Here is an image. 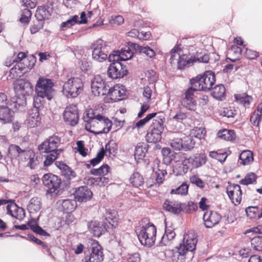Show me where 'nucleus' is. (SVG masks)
I'll return each mask as SVG.
<instances>
[{"instance_id": "bf43d9fd", "label": "nucleus", "mask_w": 262, "mask_h": 262, "mask_svg": "<svg viewBox=\"0 0 262 262\" xmlns=\"http://www.w3.org/2000/svg\"><path fill=\"white\" fill-rule=\"evenodd\" d=\"M209 155L210 157L216 159L222 163L225 162L227 157V156L226 155V152L218 153L215 151H210Z\"/></svg>"}, {"instance_id": "2eb2a0df", "label": "nucleus", "mask_w": 262, "mask_h": 262, "mask_svg": "<svg viewBox=\"0 0 262 262\" xmlns=\"http://www.w3.org/2000/svg\"><path fill=\"white\" fill-rule=\"evenodd\" d=\"M196 91L192 88H188L184 93V96L181 98V103L182 105L190 111H195L196 106L195 93Z\"/></svg>"}, {"instance_id": "a19ab883", "label": "nucleus", "mask_w": 262, "mask_h": 262, "mask_svg": "<svg viewBox=\"0 0 262 262\" xmlns=\"http://www.w3.org/2000/svg\"><path fill=\"white\" fill-rule=\"evenodd\" d=\"M236 101L239 104H243L244 106H248L252 100V98L245 94H236L234 95Z\"/></svg>"}, {"instance_id": "0eeeda50", "label": "nucleus", "mask_w": 262, "mask_h": 262, "mask_svg": "<svg viewBox=\"0 0 262 262\" xmlns=\"http://www.w3.org/2000/svg\"><path fill=\"white\" fill-rule=\"evenodd\" d=\"M137 44L131 42H127V45L119 50L114 51L108 56V61H126L130 59L134 55V52H137Z\"/></svg>"}, {"instance_id": "c9c22d12", "label": "nucleus", "mask_w": 262, "mask_h": 262, "mask_svg": "<svg viewBox=\"0 0 262 262\" xmlns=\"http://www.w3.org/2000/svg\"><path fill=\"white\" fill-rule=\"evenodd\" d=\"M41 207L40 199L37 197L32 198L27 206L28 210L30 213L39 211Z\"/></svg>"}, {"instance_id": "6ab92c4d", "label": "nucleus", "mask_w": 262, "mask_h": 262, "mask_svg": "<svg viewBox=\"0 0 262 262\" xmlns=\"http://www.w3.org/2000/svg\"><path fill=\"white\" fill-rule=\"evenodd\" d=\"M14 89L23 95L29 96L33 92V87L31 83L29 81L23 79L18 80L15 82Z\"/></svg>"}, {"instance_id": "a211bd4d", "label": "nucleus", "mask_w": 262, "mask_h": 262, "mask_svg": "<svg viewBox=\"0 0 262 262\" xmlns=\"http://www.w3.org/2000/svg\"><path fill=\"white\" fill-rule=\"evenodd\" d=\"M89 231L94 236L99 237L101 235L108 232L110 229L103 222L100 223L98 221H91L88 224Z\"/></svg>"}, {"instance_id": "37998d69", "label": "nucleus", "mask_w": 262, "mask_h": 262, "mask_svg": "<svg viewBox=\"0 0 262 262\" xmlns=\"http://www.w3.org/2000/svg\"><path fill=\"white\" fill-rule=\"evenodd\" d=\"M137 52L145 54L147 57L151 58L156 56V53L148 46H142L137 44Z\"/></svg>"}, {"instance_id": "72a5a7b5", "label": "nucleus", "mask_w": 262, "mask_h": 262, "mask_svg": "<svg viewBox=\"0 0 262 262\" xmlns=\"http://www.w3.org/2000/svg\"><path fill=\"white\" fill-rule=\"evenodd\" d=\"M152 174L153 177L155 178V182L158 183V186H160L164 181L165 176L167 175V173L165 169L163 168V165H159L158 166V170L154 171Z\"/></svg>"}, {"instance_id": "cd10ccee", "label": "nucleus", "mask_w": 262, "mask_h": 262, "mask_svg": "<svg viewBox=\"0 0 262 262\" xmlns=\"http://www.w3.org/2000/svg\"><path fill=\"white\" fill-rule=\"evenodd\" d=\"M157 114L149 128L163 132L164 128V123L165 121V115L162 112Z\"/></svg>"}, {"instance_id": "69168bd1", "label": "nucleus", "mask_w": 262, "mask_h": 262, "mask_svg": "<svg viewBox=\"0 0 262 262\" xmlns=\"http://www.w3.org/2000/svg\"><path fill=\"white\" fill-rule=\"evenodd\" d=\"M261 119V115H258L256 113V112H254L250 117V122L253 125L258 126Z\"/></svg>"}, {"instance_id": "5701e85b", "label": "nucleus", "mask_w": 262, "mask_h": 262, "mask_svg": "<svg viewBox=\"0 0 262 262\" xmlns=\"http://www.w3.org/2000/svg\"><path fill=\"white\" fill-rule=\"evenodd\" d=\"M55 165L61 170L62 174L67 180L70 181L77 177L76 172L63 162L56 161Z\"/></svg>"}, {"instance_id": "5fc2aeb1", "label": "nucleus", "mask_w": 262, "mask_h": 262, "mask_svg": "<svg viewBox=\"0 0 262 262\" xmlns=\"http://www.w3.org/2000/svg\"><path fill=\"white\" fill-rule=\"evenodd\" d=\"M105 154V151L103 147H102L100 151L97 154L96 157L90 160V162L91 164L93 166H95L99 164L103 159Z\"/></svg>"}, {"instance_id": "b1692460", "label": "nucleus", "mask_w": 262, "mask_h": 262, "mask_svg": "<svg viewBox=\"0 0 262 262\" xmlns=\"http://www.w3.org/2000/svg\"><path fill=\"white\" fill-rule=\"evenodd\" d=\"M26 151L25 149H21L19 146L15 144H11L9 145L6 155L5 156V159L12 162L13 159H16L19 157L20 154Z\"/></svg>"}, {"instance_id": "bb28decb", "label": "nucleus", "mask_w": 262, "mask_h": 262, "mask_svg": "<svg viewBox=\"0 0 262 262\" xmlns=\"http://www.w3.org/2000/svg\"><path fill=\"white\" fill-rule=\"evenodd\" d=\"M117 212L115 210H106L103 223L111 229L117 226Z\"/></svg>"}, {"instance_id": "58836bf2", "label": "nucleus", "mask_w": 262, "mask_h": 262, "mask_svg": "<svg viewBox=\"0 0 262 262\" xmlns=\"http://www.w3.org/2000/svg\"><path fill=\"white\" fill-rule=\"evenodd\" d=\"M61 207L63 212L67 213L71 212L76 207V202L74 200H63L61 203Z\"/></svg>"}, {"instance_id": "9b49d317", "label": "nucleus", "mask_w": 262, "mask_h": 262, "mask_svg": "<svg viewBox=\"0 0 262 262\" xmlns=\"http://www.w3.org/2000/svg\"><path fill=\"white\" fill-rule=\"evenodd\" d=\"M120 60L112 61L107 70V75L112 79L123 78L128 73L126 66L121 63Z\"/></svg>"}, {"instance_id": "7c9ffc66", "label": "nucleus", "mask_w": 262, "mask_h": 262, "mask_svg": "<svg viewBox=\"0 0 262 262\" xmlns=\"http://www.w3.org/2000/svg\"><path fill=\"white\" fill-rule=\"evenodd\" d=\"M148 147V145L146 143L143 142L138 143L136 146L134 154L135 159H138V160L142 159L147 152Z\"/></svg>"}, {"instance_id": "3c124183", "label": "nucleus", "mask_w": 262, "mask_h": 262, "mask_svg": "<svg viewBox=\"0 0 262 262\" xmlns=\"http://www.w3.org/2000/svg\"><path fill=\"white\" fill-rule=\"evenodd\" d=\"M188 187L189 186L186 183H183L177 188L171 189L170 191V193L186 195L188 192Z\"/></svg>"}, {"instance_id": "a18cd8bd", "label": "nucleus", "mask_w": 262, "mask_h": 262, "mask_svg": "<svg viewBox=\"0 0 262 262\" xmlns=\"http://www.w3.org/2000/svg\"><path fill=\"white\" fill-rule=\"evenodd\" d=\"M110 167L107 164H103L99 168L92 169L90 171L91 174L105 176L109 172Z\"/></svg>"}, {"instance_id": "79ce46f5", "label": "nucleus", "mask_w": 262, "mask_h": 262, "mask_svg": "<svg viewBox=\"0 0 262 262\" xmlns=\"http://www.w3.org/2000/svg\"><path fill=\"white\" fill-rule=\"evenodd\" d=\"M183 149L186 151L190 150L194 148L195 141L191 136L182 138Z\"/></svg>"}, {"instance_id": "f8f14e48", "label": "nucleus", "mask_w": 262, "mask_h": 262, "mask_svg": "<svg viewBox=\"0 0 262 262\" xmlns=\"http://www.w3.org/2000/svg\"><path fill=\"white\" fill-rule=\"evenodd\" d=\"M41 180L45 186L48 187L47 192L49 193H54L58 190L61 183V179L51 173L45 174Z\"/></svg>"}, {"instance_id": "603ef678", "label": "nucleus", "mask_w": 262, "mask_h": 262, "mask_svg": "<svg viewBox=\"0 0 262 262\" xmlns=\"http://www.w3.org/2000/svg\"><path fill=\"white\" fill-rule=\"evenodd\" d=\"M157 113H152L148 114L144 118L139 120L136 124V127L138 128H142L151 119L154 118L157 115Z\"/></svg>"}, {"instance_id": "de8ad7c7", "label": "nucleus", "mask_w": 262, "mask_h": 262, "mask_svg": "<svg viewBox=\"0 0 262 262\" xmlns=\"http://www.w3.org/2000/svg\"><path fill=\"white\" fill-rule=\"evenodd\" d=\"M256 178L257 176L254 173L250 172L247 174L244 179L239 181V183L242 185H248L256 182Z\"/></svg>"}, {"instance_id": "4c0bfd02", "label": "nucleus", "mask_w": 262, "mask_h": 262, "mask_svg": "<svg viewBox=\"0 0 262 262\" xmlns=\"http://www.w3.org/2000/svg\"><path fill=\"white\" fill-rule=\"evenodd\" d=\"M241 164L246 165L250 164L253 161V152L250 150H244L239 155Z\"/></svg>"}, {"instance_id": "052dcab7", "label": "nucleus", "mask_w": 262, "mask_h": 262, "mask_svg": "<svg viewBox=\"0 0 262 262\" xmlns=\"http://www.w3.org/2000/svg\"><path fill=\"white\" fill-rule=\"evenodd\" d=\"M46 99V97H41L39 95H36L34 97L33 105L34 108L39 110L41 107H43L44 103V99Z\"/></svg>"}, {"instance_id": "e433bc0d", "label": "nucleus", "mask_w": 262, "mask_h": 262, "mask_svg": "<svg viewBox=\"0 0 262 262\" xmlns=\"http://www.w3.org/2000/svg\"><path fill=\"white\" fill-rule=\"evenodd\" d=\"M163 156V164L167 166L172 162L174 158V152L168 147H164L161 150Z\"/></svg>"}, {"instance_id": "774afa93", "label": "nucleus", "mask_w": 262, "mask_h": 262, "mask_svg": "<svg viewBox=\"0 0 262 262\" xmlns=\"http://www.w3.org/2000/svg\"><path fill=\"white\" fill-rule=\"evenodd\" d=\"M15 211V213H14V217H15V219H16L17 220H21L26 216L25 210L21 207H18L17 205V208H16L15 211Z\"/></svg>"}, {"instance_id": "a878e982", "label": "nucleus", "mask_w": 262, "mask_h": 262, "mask_svg": "<svg viewBox=\"0 0 262 262\" xmlns=\"http://www.w3.org/2000/svg\"><path fill=\"white\" fill-rule=\"evenodd\" d=\"M204 91H209L215 82V75L211 71H207L203 74Z\"/></svg>"}, {"instance_id": "39448f33", "label": "nucleus", "mask_w": 262, "mask_h": 262, "mask_svg": "<svg viewBox=\"0 0 262 262\" xmlns=\"http://www.w3.org/2000/svg\"><path fill=\"white\" fill-rule=\"evenodd\" d=\"M83 84L78 78H72L62 86V92L68 98H76L83 90Z\"/></svg>"}, {"instance_id": "e2e57ef3", "label": "nucleus", "mask_w": 262, "mask_h": 262, "mask_svg": "<svg viewBox=\"0 0 262 262\" xmlns=\"http://www.w3.org/2000/svg\"><path fill=\"white\" fill-rule=\"evenodd\" d=\"M232 188L234 190L235 193H236V197L235 198L236 203L239 204L242 200V192L241 187L238 184H232Z\"/></svg>"}, {"instance_id": "680f3d73", "label": "nucleus", "mask_w": 262, "mask_h": 262, "mask_svg": "<svg viewBox=\"0 0 262 262\" xmlns=\"http://www.w3.org/2000/svg\"><path fill=\"white\" fill-rule=\"evenodd\" d=\"M30 228L31 230L35 232L36 233L42 235V236H49L50 234L46 232L45 230H43L41 227L39 226L37 224H36L35 225H32L30 226Z\"/></svg>"}, {"instance_id": "1a4fd4ad", "label": "nucleus", "mask_w": 262, "mask_h": 262, "mask_svg": "<svg viewBox=\"0 0 262 262\" xmlns=\"http://www.w3.org/2000/svg\"><path fill=\"white\" fill-rule=\"evenodd\" d=\"M61 144V138L56 135L49 137L38 147V149L41 154L48 153L53 151L60 154L63 151L62 148H58Z\"/></svg>"}, {"instance_id": "c03bdc74", "label": "nucleus", "mask_w": 262, "mask_h": 262, "mask_svg": "<svg viewBox=\"0 0 262 262\" xmlns=\"http://www.w3.org/2000/svg\"><path fill=\"white\" fill-rule=\"evenodd\" d=\"M177 63V68L181 70L183 69L186 65L194 63V60H193V58H188L186 55H183L180 56Z\"/></svg>"}, {"instance_id": "393cba45", "label": "nucleus", "mask_w": 262, "mask_h": 262, "mask_svg": "<svg viewBox=\"0 0 262 262\" xmlns=\"http://www.w3.org/2000/svg\"><path fill=\"white\" fill-rule=\"evenodd\" d=\"M14 117V112L8 106L0 108V122L3 124L11 123Z\"/></svg>"}, {"instance_id": "f704fd0d", "label": "nucleus", "mask_w": 262, "mask_h": 262, "mask_svg": "<svg viewBox=\"0 0 262 262\" xmlns=\"http://www.w3.org/2000/svg\"><path fill=\"white\" fill-rule=\"evenodd\" d=\"M219 138L228 141H233L235 140L236 135L233 130L224 129L217 133Z\"/></svg>"}, {"instance_id": "0e129e2a", "label": "nucleus", "mask_w": 262, "mask_h": 262, "mask_svg": "<svg viewBox=\"0 0 262 262\" xmlns=\"http://www.w3.org/2000/svg\"><path fill=\"white\" fill-rule=\"evenodd\" d=\"M44 23L41 21L37 20L36 22H34L33 25L30 27V32L32 34H34L38 32L43 27Z\"/></svg>"}, {"instance_id": "20e7f679", "label": "nucleus", "mask_w": 262, "mask_h": 262, "mask_svg": "<svg viewBox=\"0 0 262 262\" xmlns=\"http://www.w3.org/2000/svg\"><path fill=\"white\" fill-rule=\"evenodd\" d=\"M54 85V83L51 79L40 77L35 87V94L41 97H46L47 100H51L55 93Z\"/></svg>"}, {"instance_id": "4468645a", "label": "nucleus", "mask_w": 262, "mask_h": 262, "mask_svg": "<svg viewBox=\"0 0 262 262\" xmlns=\"http://www.w3.org/2000/svg\"><path fill=\"white\" fill-rule=\"evenodd\" d=\"M64 122L71 125L75 126L79 120L78 107L76 105L70 104L67 106L63 113Z\"/></svg>"}, {"instance_id": "aec40b11", "label": "nucleus", "mask_w": 262, "mask_h": 262, "mask_svg": "<svg viewBox=\"0 0 262 262\" xmlns=\"http://www.w3.org/2000/svg\"><path fill=\"white\" fill-rule=\"evenodd\" d=\"M125 95V91L123 86L118 84L114 85L113 88H108L106 95L110 97L112 101L117 102L123 99Z\"/></svg>"}, {"instance_id": "09e8293b", "label": "nucleus", "mask_w": 262, "mask_h": 262, "mask_svg": "<svg viewBox=\"0 0 262 262\" xmlns=\"http://www.w3.org/2000/svg\"><path fill=\"white\" fill-rule=\"evenodd\" d=\"M251 244L253 249L262 251V236L253 237L251 240Z\"/></svg>"}, {"instance_id": "338daca9", "label": "nucleus", "mask_w": 262, "mask_h": 262, "mask_svg": "<svg viewBox=\"0 0 262 262\" xmlns=\"http://www.w3.org/2000/svg\"><path fill=\"white\" fill-rule=\"evenodd\" d=\"M171 147L175 150L183 149L182 139H176L173 140L170 143Z\"/></svg>"}, {"instance_id": "4be33fe9", "label": "nucleus", "mask_w": 262, "mask_h": 262, "mask_svg": "<svg viewBox=\"0 0 262 262\" xmlns=\"http://www.w3.org/2000/svg\"><path fill=\"white\" fill-rule=\"evenodd\" d=\"M92 195V192L85 186L79 187L75 192V199L80 202H86L89 201Z\"/></svg>"}, {"instance_id": "2f4dec72", "label": "nucleus", "mask_w": 262, "mask_h": 262, "mask_svg": "<svg viewBox=\"0 0 262 262\" xmlns=\"http://www.w3.org/2000/svg\"><path fill=\"white\" fill-rule=\"evenodd\" d=\"M203 74H199L195 77L190 79L189 83L192 88L197 92L199 91H204V81Z\"/></svg>"}, {"instance_id": "49530a36", "label": "nucleus", "mask_w": 262, "mask_h": 262, "mask_svg": "<svg viewBox=\"0 0 262 262\" xmlns=\"http://www.w3.org/2000/svg\"><path fill=\"white\" fill-rule=\"evenodd\" d=\"M41 118L39 115V110L33 109L31 113L29 114L28 120L31 122V126H34L37 125V123L40 122Z\"/></svg>"}, {"instance_id": "c756f323", "label": "nucleus", "mask_w": 262, "mask_h": 262, "mask_svg": "<svg viewBox=\"0 0 262 262\" xmlns=\"http://www.w3.org/2000/svg\"><path fill=\"white\" fill-rule=\"evenodd\" d=\"M211 94L215 99L222 101L226 98V89L223 84H217L213 88Z\"/></svg>"}, {"instance_id": "473e14b6", "label": "nucleus", "mask_w": 262, "mask_h": 262, "mask_svg": "<svg viewBox=\"0 0 262 262\" xmlns=\"http://www.w3.org/2000/svg\"><path fill=\"white\" fill-rule=\"evenodd\" d=\"M51 16V13L49 10V7L46 6H41L37 8L35 17L37 20L43 22L45 19H48Z\"/></svg>"}, {"instance_id": "8fccbe9b", "label": "nucleus", "mask_w": 262, "mask_h": 262, "mask_svg": "<svg viewBox=\"0 0 262 262\" xmlns=\"http://www.w3.org/2000/svg\"><path fill=\"white\" fill-rule=\"evenodd\" d=\"M47 155L46 156V159L44 161L43 164L46 167L51 165L52 163L57 158L59 153L50 151L47 153Z\"/></svg>"}, {"instance_id": "c85d7f7f", "label": "nucleus", "mask_w": 262, "mask_h": 262, "mask_svg": "<svg viewBox=\"0 0 262 262\" xmlns=\"http://www.w3.org/2000/svg\"><path fill=\"white\" fill-rule=\"evenodd\" d=\"M162 132L149 128L146 135V140L148 143H156L161 141Z\"/></svg>"}, {"instance_id": "7ed1b4c3", "label": "nucleus", "mask_w": 262, "mask_h": 262, "mask_svg": "<svg viewBox=\"0 0 262 262\" xmlns=\"http://www.w3.org/2000/svg\"><path fill=\"white\" fill-rule=\"evenodd\" d=\"M157 229L151 223H148L138 229L137 234L139 241L142 245L151 247L154 245L156 238Z\"/></svg>"}, {"instance_id": "f03ea898", "label": "nucleus", "mask_w": 262, "mask_h": 262, "mask_svg": "<svg viewBox=\"0 0 262 262\" xmlns=\"http://www.w3.org/2000/svg\"><path fill=\"white\" fill-rule=\"evenodd\" d=\"M18 63H16L9 71V78L14 79L23 76L27 69L31 68L35 62V57L31 55L28 57L24 52L17 54Z\"/></svg>"}, {"instance_id": "412c9836", "label": "nucleus", "mask_w": 262, "mask_h": 262, "mask_svg": "<svg viewBox=\"0 0 262 262\" xmlns=\"http://www.w3.org/2000/svg\"><path fill=\"white\" fill-rule=\"evenodd\" d=\"M221 220V216L215 211L206 212L203 215L204 225L207 228H211L217 224Z\"/></svg>"}, {"instance_id": "ea45409f", "label": "nucleus", "mask_w": 262, "mask_h": 262, "mask_svg": "<svg viewBox=\"0 0 262 262\" xmlns=\"http://www.w3.org/2000/svg\"><path fill=\"white\" fill-rule=\"evenodd\" d=\"M130 184L135 187H139L144 183L142 176L138 172H134L129 178Z\"/></svg>"}, {"instance_id": "4d7b16f0", "label": "nucleus", "mask_w": 262, "mask_h": 262, "mask_svg": "<svg viewBox=\"0 0 262 262\" xmlns=\"http://www.w3.org/2000/svg\"><path fill=\"white\" fill-rule=\"evenodd\" d=\"M206 134V130L203 128H196L193 129L190 136H192V138L195 137L199 139H201L204 138Z\"/></svg>"}, {"instance_id": "f257e3e1", "label": "nucleus", "mask_w": 262, "mask_h": 262, "mask_svg": "<svg viewBox=\"0 0 262 262\" xmlns=\"http://www.w3.org/2000/svg\"><path fill=\"white\" fill-rule=\"evenodd\" d=\"M83 120L87 122L85 129L95 134L107 133L111 129L112 123L108 118H105L100 114H95L92 109L89 110Z\"/></svg>"}, {"instance_id": "9d476101", "label": "nucleus", "mask_w": 262, "mask_h": 262, "mask_svg": "<svg viewBox=\"0 0 262 262\" xmlns=\"http://www.w3.org/2000/svg\"><path fill=\"white\" fill-rule=\"evenodd\" d=\"M197 242V238L193 232H190L184 234L183 242L177 248L179 255L184 256L188 252H193L195 249Z\"/></svg>"}, {"instance_id": "ddd939ff", "label": "nucleus", "mask_w": 262, "mask_h": 262, "mask_svg": "<svg viewBox=\"0 0 262 262\" xmlns=\"http://www.w3.org/2000/svg\"><path fill=\"white\" fill-rule=\"evenodd\" d=\"M109 86L100 76L97 75L91 81L92 93L96 96L106 95Z\"/></svg>"}, {"instance_id": "6e6552de", "label": "nucleus", "mask_w": 262, "mask_h": 262, "mask_svg": "<svg viewBox=\"0 0 262 262\" xmlns=\"http://www.w3.org/2000/svg\"><path fill=\"white\" fill-rule=\"evenodd\" d=\"M92 57L94 60L98 62H103L108 59L111 47L106 42L99 39L93 45Z\"/></svg>"}, {"instance_id": "423d86ee", "label": "nucleus", "mask_w": 262, "mask_h": 262, "mask_svg": "<svg viewBox=\"0 0 262 262\" xmlns=\"http://www.w3.org/2000/svg\"><path fill=\"white\" fill-rule=\"evenodd\" d=\"M89 253L85 251V262H102L103 260L104 254L103 249L98 242L91 240L89 242Z\"/></svg>"}, {"instance_id": "dca6fc26", "label": "nucleus", "mask_w": 262, "mask_h": 262, "mask_svg": "<svg viewBox=\"0 0 262 262\" xmlns=\"http://www.w3.org/2000/svg\"><path fill=\"white\" fill-rule=\"evenodd\" d=\"M206 162V156L205 154H195L188 158L185 159L183 161L182 164L183 165V168H186V171L184 170V172L185 173L187 171V169L189 167H191V168H196L202 166L205 164Z\"/></svg>"}, {"instance_id": "864d4df0", "label": "nucleus", "mask_w": 262, "mask_h": 262, "mask_svg": "<svg viewBox=\"0 0 262 262\" xmlns=\"http://www.w3.org/2000/svg\"><path fill=\"white\" fill-rule=\"evenodd\" d=\"M118 150L117 145L113 141H109L105 146V151L108 152L109 155H113L117 153Z\"/></svg>"}, {"instance_id": "13d9d810", "label": "nucleus", "mask_w": 262, "mask_h": 262, "mask_svg": "<svg viewBox=\"0 0 262 262\" xmlns=\"http://www.w3.org/2000/svg\"><path fill=\"white\" fill-rule=\"evenodd\" d=\"M31 15L32 13L28 8H25L22 10L19 20L22 23H28L29 21V19L31 18Z\"/></svg>"}, {"instance_id": "6e6d98bb", "label": "nucleus", "mask_w": 262, "mask_h": 262, "mask_svg": "<svg viewBox=\"0 0 262 262\" xmlns=\"http://www.w3.org/2000/svg\"><path fill=\"white\" fill-rule=\"evenodd\" d=\"M259 210V206H249L246 209V212L250 218H258Z\"/></svg>"}, {"instance_id": "f3484780", "label": "nucleus", "mask_w": 262, "mask_h": 262, "mask_svg": "<svg viewBox=\"0 0 262 262\" xmlns=\"http://www.w3.org/2000/svg\"><path fill=\"white\" fill-rule=\"evenodd\" d=\"M185 204H182L179 201L166 200L163 204V208L166 211L174 214H179L184 210Z\"/></svg>"}]
</instances>
